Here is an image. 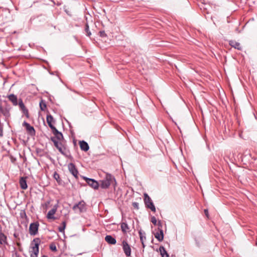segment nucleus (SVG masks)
<instances>
[{
	"label": "nucleus",
	"instance_id": "33",
	"mask_svg": "<svg viewBox=\"0 0 257 257\" xmlns=\"http://www.w3.org/2000/svg\"><path fill=\"white\" fill-rule=\"evenodd\" d=\"M204 212L205 213V215L207 217L208 216V210L207 209H205L204 210Z\"/></svg>",
	"mask_w": 257,
	"mask_h": 257
},
{
	"label": "nucleus",
	"instance_id": "29",
	"mask_svg": "<svg viewBox=\"0 0 257 257\" xmlns=\"http://www.w3.org/2000/svg\"><path fill=\"white\" fill-rule=\"evenodd\" d=\"M133 206L136 209H139V203H137V202L133 203Z\"/></svg>",
	"mask_w": 257,
	"mask_h": 257
},
{
	"label": "nucleus",
	"instance_id": "7",
	"mask_svg": "<svg viewBox=\"0 0 257 257\" xmlns=\"http://www.w3.org/2000/svg\"><path fill=\"white\" fill-rule=\"evenodd\" d=\"M39 224L37 223H31L29 227V232L31 235H35L38 232Z\"/></svg>",
	"mask_w": 257,
	"mask_h": 257
},
{
	"label": "nucleus",
	"instance_id": "20",
	"mask_svg": "<svg viewBox=\"0 0 257 257\" xmlns=\"http://www.w3.org/2000/svg\"><path fill=\"white\" fill-rule=\"evenodd\" d=\"M160 250L162 257H169V255L166 251L165 248L163 246L160 247Z\"/></svg>",
	"mask_w": 257,
	"mask_h": 257
},
{
	"label": "nucleus",
	"instance_id": "8",
	"mask_svg": "<svg viewBox=\"0 0 257 257\" xmlns=\"http://www.w3.org/2000/svg\"><path fill=\"white\" fill-rule=\"evenodd\" d=\"M85 180L87 184L94 189L98 188L99 184L98 182L92 179L85 178Z\"/></svg>",
	"mask_w": 257,
	"mask_h": 257
},
{
	"label": "nucleus",
	"instance_id": "9",
	"mask_svg": "<svg viewBox=\"0 0 257 257\" xmlns=\"http://www.w3.org/2000/svg\"><path fill=\"white\" fill-rule=\"evenodd\" d=\"M52 140L55 146L58 149L59 152L61 153H63L64 149L61 143L60 142V141H57L55 138H52Z\"/></svg>",
	"mask_w": 257,
	"mask_h": 257
},
{
	"label": "nucleus",
	"instance_id": "25",
	"mask_svg": "<svg viewBox=\"0 0 257 257\" xmlns=\"http://www.w3.org/2000/svg\"><path fill=\"white\" fill-rule=\"evenodd\" d=\"M40 108L42 110H44L46 108V105L45 104V103L43 102L42 101H41L40 103Z\"/></svg>",
	"mask_w": 257,
	"mask_h": 257
},
{
	"label": "nucleus",
	"instance_id": "3",
	"mask_svg": "<svg viewBox=\"0 0 257 257\" xmlns=\"http://www.w3.org/2000/svg\"><path fill=\"white\" fill-rule=\"evenodd\" d=\"M144 202L147 207L150 208L152 211H156V208L149 195L147 193L144 194Z\"/></svg>",
	"mask_w": 257,
	"mask_h": 257
},
{
	"label": "nucleus",
	"instance_id": "40",
	"mask_svg": "<svg viewBox=\"0 0 257 257\" xmlns=\"http://www.w3.org/2000/svg\"><path fill=\"white\" fill-rule=\"evenodd\" d=\"M42 257H48V256H47L46 255H43V256H42Z\"/></svg>",
	"mask_w": 257,
	"mask_h": 257
},
{
	"label": "nucleus",
	"instance_id": "36",
	"mask_svg": "<svg viewBox=\"0 0 257 257\" xmlns=\"http://www.w3.org/2000/svg\"><path fill=\"white\" fill-rule=\"evenodd\" d=\"M57 176H58V175L57 174H55L54 175V177H55V178L56 179V177H57Z\"/></svg>",
	"mask_w": 257,
	"mask_h": 257
},
{
	"label": "nucleus",
	"instance_id": "12",
	"mask_svg": "<svg viewBox=\"0 0 257 257\" xmlns=\"http://www.w3.org/2000/svg\"><path fill=\"white\" fill-rule=\"evenodd\" d=\"M68 169L70 173L75 177H76L78 174V171L75 168V166L72 164L70 163L68 165Z\"/></svg>",
	"mask_w": 257,
	"mask_h": 257
},
{
	"label": "nucleus",
	"instance_id": "4",
	"mask_svg": "<svg viewBox=\"0 0 257 257\" xmlns=\"http://www.w3.org/2000/svg\"><path fill=\"white\" fill-rule=\"evenodd\" d=\"M73 209L77 213L84 212L86 210L85 203L84 201H80L73 207Z\"/></svg>",
	"mask_w": 257,
	"mask_h": 257
},
{
	"label": "nucleus",
	"instance_id": "14",
	"mask_svg": "<svg viewBox=\"0 0 257 257\" xmlns=\"http://www.w3.org/2000/svg\"><path fill=\"white\" fill-rule=\"evenodd\" d=\"M23 125L25 126L27 131L31 134H33L35 133V130L34 127L31 126L28 123L24 122Z\"/></svg>",
	"mask_w": 257,
	"mask_h": 257
},
{
	"label": "nucleus",
	"instance_id": "23",
	"mask_svg": "<svg viewBox=\"0 0 257 257\" xmlns=\"http://www.w3.org/2000/svg\"><path fill=\"white\" fill-rule=\"evenodd\" d=\"M63 225L59 227V230L60 232H64V229L66 227V223L65 222H63Z\"/></svg>",
	"mask_w": 257,
	"mask_h": 257
},
{
	"label": "nucleus",
	"instance_id": "10",
	"mask_svg": "<svg viewBox=\"0 0 257 257\" xmlns=\"http://www.w3.org/2000/svg\"><path fill=\"white\" fill-rule=\"evenodd\" d=\"M52 132L55 136L54 138H55L57 141H61L63 139V135L62 133L59 132L56 128L52 130Z\"/></svg>",
	"mask_w": 257,
	"mask_h": 257
},
{
	"label": "nucleus",
	"instance_id": "22",
	"mask_svg": "<svg viewBox=\"0 0 257 257\" xmlns=\"http://www.w3.org/2000/svg\"><path fill=\"white\" fill-rule=\"evenodd\" d=\"M121 228L122 231L123 232L125 233L127 231V230L128 229V227L126 223L123 222L121 224Z\"/></svg>",
	"mask_w": 257,
	"mask_h": 257
},
{
	"label": "nucleus",
	"instance_id": "5",
	"mask_svg": "<svg viewBox=\"0 0 257 257\" xmlns=\"http://www.w3.org/2000/svg\"><path fill=\"white\" fill-rule=\"evenodd\" d=\"M122 249L126 256H130L131 255V248L130 245L128 244L127 242L123 240L122 241Z\"/></svg>",
	"mask_w": 257,
	"mask_h": 257
},
{
	"label": "nucleus",
	"instance_id": "11",
	"mask_svg": "<svg viewBox=\"0 0 257 257\" xmlns=\"http://www.w3.org/2000/svg\"><path fill=\"white\" fill-rule=\"evenodd\" d=\"M46 119L49 126L52 129V130L56 128L53 124V123L54 122V120L52 115H47Z\"/></svg>",
	"mask_w": 257,
	"mask_h": 257
},
{
	"label": "nucleus",
	"instance_id": "18",
	"mask_svg": "<svg viewBox=\"0 0 257 257\" xmlns=\"http://www.w3.org/2000/svg\"><path fill=\"white\" fill-rule=\"evenodd\" d=\"M229 44L232 47H234L235 49H237L238 50H240L241 49L240 44L234 41H230L229 42Z\"/></svg>",
	"mask_w": 257,
	"mask_h": 257
},
{
	"label": "nucleus",
	"instance_id": "28",
	"mask_svg": "<svg viewBox=\"0 0 257 257\" xmlns=\"http://www.w3.org/2000/svg\"><path fill=\"white\" fill-rule=\"evenodd\" d=\"M19 106L21 108L22 110L26 108L24 103L22 102V101H21L19 102Z\"/></svg>",
	"mask_w": 257,
	"mask_h": 257
},
{
	"label": "nucleus",
	"instance_id": "37",
	"mask_svg": "<svg viewBox=\"0 0 257 257\" xmlns=\"http://www.w3.org/2000/svg\"><path fill=\"white\" fill-rule=\"evenodd\" d=\"M57 176H58V175L57 174H55L54 175V177H55V178L56 179V177H57Z\"/></svg>",
	"mask_w": 257,
	"mask_h": 257
},
{
	"label": "nucleus",
	"instance_id": "27",
	"mask_svg": "<svg viewBox=\"0 0 257 257\" xmlns=\"http://www.w3.org/2000/svg\"><path fill=\"white\" fill-rule=\"evenodd\" d=\"M85 31L87 33V35L90 36L91 35V33L89 30V27L87 25H86Z\"/></svg>",
	"mask_w": 257,
	"mask_h": 257
},
{
	"label": "nucleus",
	"instance_id": "19",
	"mask_svg": "<svg viewBox=\"0 0 257 257\" xmlns=\"http://www.w3.org/2000/svg\"><path fill=\"white\" fill-rule=\"evenodd\" d=\"M8 98L10 101H11L15 105H17L18 104L17 97L14 94H11L8 96Z\"/></svg>",
	"mask_w": 257,
	"mask_h": 257
},
{
	"label": "nucleus",
	"instance_id": "31",
	"mask_svg": "<svg viewBox=\"0 0 257 257\" xmlns=\"http://www.w3.org/2000/svg\"><path fill=\"white\" fill-rule=\"evenodd\" d=\"M100 35L101 37L106 36V34H105V32L103 31L100 32Z\"/></svg>",
	"mask_w": 257,
	"mask_h": 257
},
{
	"label": "nucleus",
	"instance_id": "21",
	"mask_svg": "<svg viewBox=\"0 0 257 257\" xmlns=\"http://www.w3.org/2000/svg\"><path fill=\"white\" fill-rule=\"evenodd\" d=\"M6 236L4 233H0V244H5L6 243Z\"/></svg>",
	"mask_w": 257,
	"mask_h": 257
},
{
	"label": "nucleus",
	"instance_id": "38",
	"mask_svg": "<svg viewBox=\"0 0 257 257\" xmlns=\"http://www.w3.org/2000/svg\"><path fill=\"white\" fill-rule=\"evenodd\" d=\"M142 245H143V247H145V244H144V241H143V242H142Z\"/></svg>",
	"mask_w": 257,
	"mask_h": 257
},
{
	"label": "nucleus",
	"instance_id": "26",
	"mask_svg": "<svg viewBox=\"0 0 257 257\" xmlns=\"http://www.w3.org/2000/svg\"><path fill=\"white\" fill-rule=\"evenodd\" d=\"M151 222L154 224V225H156L157 224V219L154 216H153L151 217Z\"/></svg>",
	"mask_w": 257,
	"mask_h": 257
},
{
	"label": "nucleus",
	"instance_id": "34",
	"mask_svg": "<svg viewBox=\"0 0 257 257\" xmlns=\"http://www.w3.org/2000/svg\"><path fill=\"white\" fill-rule=\"evenodd\" d=\"M49 203H50V201H48L45 203V205L46 206V207H47L48 205L49 204Z\"/></svg>",
	"mask_w": 257,
	"mask_h": 257
},
{
	"label": "nucleus",
	"instance_id": "6",
	"mask_svg": "<svg viewBox=\"0 0 257 257\" xmlns=\"http://www.w3.org/2000/svg\"><path fill=\"white\" fill-rule=\"evenodd\" d=\"M57 208L58 205L56 204L53 206V208L48 212L47 214V218L48 219L52 220H54L55 219H56V217H55L54 215L57 210Z\"/></svg>",
	"mask_w": 257,
	"mask_h": 257
},
{
	"label": "nucleus",
	"instance_id": "16",
	"mask_svg": "<svg viewBox=\"0 0 257 257\" xmlns=\"http://www.w3.org/2000/svg\"><path fill=\"white\" fill-rule=\"evenodd\" d=\"M105 239L108 243L114 244L116 243V240L110 235H106Z\"/></svg>",
	"mask_w": 257,
	"mask_h": 257
},
{
	"label": "nucleus",
	"instance_id": "35",
	"mask_svg": "<svg viewBox=\"0 0 257 257\" xmlns=\"http://www.w3.org/2000/svg\"><path fill=\"white\" fill-rule=\"evenodd\" d=\"M158 225L159 226H162V223L160 221H159L158 222Z\"/></svg>",
	"mask_w": 257,
	"mask_h": 257
},
{
	"label": "nucleus",
	"instance_id": "13",
	"mask_svg": "<svg viewBox=\"0 0 257 257\" xmlns=\"http://www.w3.org/2000/svg\"><path fill=\"white\" fill-rule=\"evenodd\" d=\"M79 145L81 149L85 152L87 151L89 149L88 144L84 141H80Z\"/></svg>",
	"mask_w": 257,
	"mask_h": 257
},
{
	"label": "nucleus",
	"instance_id": "32",
	"mask_svg": "<svg viewBox=\"0 0 257 257\" xmlns=\"http://www.w3.org/2000/svg\"><path fill=\"white\" fill-rule=\"evenodd\" d=\"M50 248L52 250H56V247L55 245H51Z\"/></svg>",
	"mask_w": 257,
	"mask_h": 257
},
{
	"label": "nucleus",
	"instance_id": "30",
	"mask_svg": "<svg viewBox=\"0 0 257 257\" xmlns=\"http://www.w3.org/2000/svg\"><path fill=\"white\" fill-rule=\"evenodd\" d=\"M23 113L26 115L27 117H29V114H28V110L26 108H25V109L23 110Z\"/></svg>",
	"mask_w": 257,
	"mask_h": 257
},
{
	"label": "nucleus",
	"instance_id": "1",
	"mask_svg": "<svg viewBox=\"0 0 257 257\" xmlns=\"http://www.w3.org/2000/svg\"><path fill=\"white\" fill-rule=\"evenodd\" d=\"M40 242V240L39 238H35L32 242L30 249L31 257H38Z\"/></svg>",
	"mask_w": 257,
	"mask_h": 257
},
{
	"label": "nucleus",
	"instance_id": "2",
	"mask_svg": "<svg viewBox=\"0 0 257 257\" xmlns=\"http://www.w3.org/2000/svg\"><path fill=\"white\" fill-rule=\"evenodd\" d=\"M112 181H115L114 177L110 174H107L105 179L100 181V186L103 189H106L110 186Z\"/></svg>",
	"mask_w": 257,
	"mask_h": 257
},
{
	"label": "nucleus",
	"instance_id": "15",
	"mask_svg": "<svg viewBox=\"0 0 257 257\" xmlns=\"http://www.w3.org/2000/svg\"><path fill=\"white\" fill-rule=\"evenodd\" d=\"M155 237L159 241H161L164 238L163 231L162 229H160L159 232H157L155 234Z\"/></svg>",
	"mask_w": 257,
	"mask_h": 257
},
{
	"label": "nucleus",
	"instance_id": "24",
	"mask_svg": "<svg viewBox=\"0 0 257 257\" xmlns=\"http://www.w3.org/2000/svg\"><path fill=\"white\" fill-rule=\"evenodd\" d=\"M140 239L141 240V242H143L144 239L146 238L145 234L144 233L142 232L141 231L139 232Z\"/></svg>",
	"mask_w": 257,
	"mask_h": 257
},
{
	"label": "nucleus",
	"instance_id": "17",
	"mask_svg": "<svg viewBox=\"0 0 257 257\" xmlns=\"http://www.w3.org/2000/svg\"><path fill=\"white\" fill-rule=\"evenodd\" d=\"M20 184L22 189H26L27 188V184L26 182V180L24 178H21L20 180Z\"/></svg>",
	"mask_w": 257,
	"mask_h": 257
},
{
	"label": "nucleus",
	"instance_id": "39",
	"mask_svg": "<svg viewBox=\"0 0 257 257\" xmlns=\"http://www.w3.org/2000/svg\"><path fill=\"white\" fill-rule=\"evenodd\" d=\"M2 233V227L0 226V233Z\"/></svg>",
	"mask_w": 257,
	"mask_h": 257
}]
</instances>
